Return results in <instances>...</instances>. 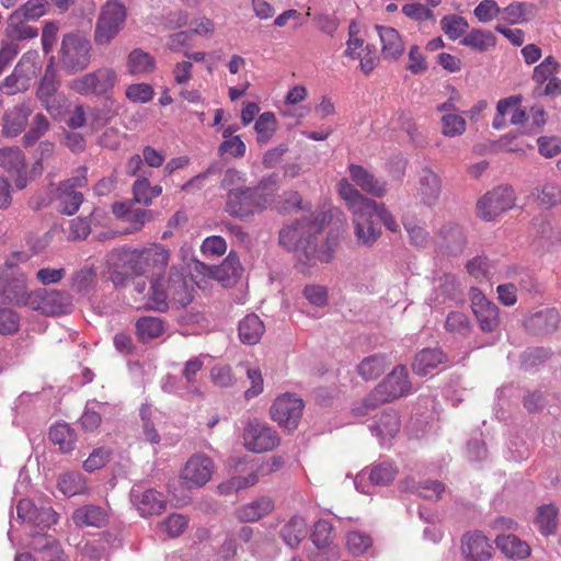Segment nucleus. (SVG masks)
Segmentation results:
<instances>
[{"label": "nucleus", "mask_w": 561, "mask_h": 561, "mask_svg": "<svg viewBox=\"0 0 561 561\" xmlns=\"http://www.w3.org/2000/svg\"><path fill=\"white\" fill-rule=\"evenodd\" d=\"M330 220L331 216L319 208L313 213L300 214L283 225L278 231V244L287 252L296 253L299 264L314 266V242Z\"/></svg>", "instance_id": "obj_1"}, {"label": "nucleus", "mask_w": 561, "mask_h": 561, "mask_svg": "<svg viewBox=\"0 0 561 561\" xmlns=\"http://www.w3.org/2000/svg\"><path fill=\"white\" fill-rule=\"evenodd\" d=\"M195 282L185 271L172 266L165 278L160 274H151L149 301L150 309L164 312L169 300L180 308H186L194 299Z\"/></svg>", "instance_id": "obj_2"}, {"label": "nucleus", "mask_w": 561, "mask_h": 561, "mask_svg": "<svg viewBox=\"0 0 561 561\" xmlns=\"http://www.w3.org/2000/svg\"><path fill=\"white\" fill-rule=\"evenodd\" d=\"M270 203V196L260 188L240 186L227 193L225 210L233 218L248 220L265 210Z\"/></svg>", "instance_id": "obj_3"}, {"label": "nucleus", "mask_w": 561, "mask_h": 561, "mask_svg": "<svg viewBox=\"0 0 561 561\" xmlns=\"http://www.w3.org/2000/svg\"><path fill=\"white\" fill-rule=\"evenodd\" d=\"M91 43L81 32H70L62 36L59 49V65L67 73L84 70L91 61Z\"/></svg>", "instance_id": "obj_4"}, {"label": "nucleus", "mask_w": 561, "mask_h": 561, "mask_svg": "<svg viewBox=\"0 0 561 561\" xmlns=\"http://www.w3.org/2000/svg\"><path fill=\"white\" fill-rule=\"evenodd\" d=\"M127 9L119 0H107L100 9L93 39L98 46H107L124 28Z\"/></svg>", "instance_id": "obj_5"}, {"label": "nucleus", "mask_w": 561, "mask_h": 561, "mask_svg": "<svg viewBox=\"0 0 561 561\" xmlns=\"http://www.w3.org/2000/svg\"><path fill=\"white\" fill-rule=\"evenodd\" d=\"M32 291L27 289L26 275L13 263L7 262L0 270V298L4 305L28 307Z\"/></svg>", "instance_id": "obj_6"}, {"label": "nucleus", "mask_w": 561, "mask_h": 561, "mask_svg": "<svg viewBox=\"0 0 561 561\" xmlns=\"http://www.w3.org/2000/svg\"><path fill=\"white\" fill-rule=\"evenodd\" d=\"M110 279L116 287H124L134 276L145 275L141 261V250L118 249L110 256Z\"/></svg>", "instance_id": "obj_7"}, {"label": "nucleus", "mask_w": 561, "mask_h": 561, "mask_svg": "<svg viewBox=\"0 0 561 561\" xmlns=\"http://www.w3.org/2000/svg\"><path fill=\"white\" fill-rule=\"evenodd\" d=\"M116 81L115 70L102 67L72 80L70 89L82 95L104 96L110 100Z\"/></svg>", "instance_id": "obj_8"}, {"label": "nucleus", "mask_w": 561, "mask_h": 561, "mask_svg": "<svg viewBox=\"0 0 561 561\" xmlns=\"http://www.w3.org/2000/svg\"><path fill=\"white\" fill-rule=\"evenodd\" d=\"M28 307L46 317L67 314L72 311V296L66 290L38 288L32 291Z\"/></svg>", "instance_id": "obj_9"}, {"label": "nucleus", "mask_w": 561, "mask_h": 561, "mask_svg": "<svg viewBox=\"0 0 561 561\" xmlns=\"http://www.w3.org/2000/svg\"><path fill=\"white\" fill-rule=\"evenodd\" d=\"M514 205V190L508 185H500L488 192L478 201V216L485 221H491L513 208Z\"/></svg>", "instance_id": "obj_10"}, {"label": "nucleus", "mask_w": 561, "mask_h": 561, "mask_svg": "<svg viewBox=\"0 0 561 561\" xmlns=\"http://www.w3.org/2000/svg\"><path fill=\"white\" fill-rule=\"evenodd\" d=\"M304 401L291 392H286L275 399L270 414L274 422L288 431L296 430L304 411Z\"/></svg>", "instance_id": "obj_11"}, {"label": "nucleus", "mask_w": 561, "mask_h": 561, "mask_svg": "<svg viewBox=\"0 0 561 561\" xmlns=\"http://www.w3.org/2000/svg\"><path fill=\"white\" fill-rule=\"evenodd\" d=\"M243 439L245 448L253 453L273 450L280 442L276 431L256 420L248 423L244 428Z\"/></svg>", "instance_id": "obj_12"}, {"label": "nucleus", "mask_w": 561, "mask_h": 561, "mask_svg": "<svg viewBox=\"0 0 561 561\" xmlns=\"http://www.w3.org/2000/svg\"><path fill=\"white\" fill-rule=\"evenodd\" d=\"M214 469L211 458L204 454H194L185 462L180 477L188 488H202L211 479Z\"/></svg>", "instance_id": "obj_13"}, {"label": "nucleus", "mask_w": 561, "mask_h": 561, "mask_svg": "<svg viewBox=\"0 0 561 561\" xmlns=\"http://www.w3.org/2000/svg\"><path fill=\"white\" fill-rule=\"evenodd\" d=\"M333 527L328 520H318L311 533V540L317 552L311 553L313 561H336L340 558L339 548L333 545Z\"/></svg>", "instance_id": "obj_14"}, {"label": "nucleus", "mask_w": 561, "mask_h": 561, "mask_svg": "<svg viewBox=\"0 0 561 561\" xmlns=\"http://www.w3.org/2000/svg\"><path fill=\"white\" fill-rule=\"evenodd\" d=\"M129 497L142 517L160 515L167 508L165 496L154 489H144L141 485H134Z\"/></svg>", "instance_id": "obj_15"}, {"label": "nucleus", "mask_w": 561, "mask_h": 561, "mask_svg": "<svg viewBox=\"0 0 561 561\" xmlns=\"http://www.w3.org/2000/svg\"><path fill=\"white\" fill-rule=\"evenodd\" d=\"M375 209L369 207L353 215L354 234L358 244L370 248L380 238L382 230L375 220Z\"/></svg>", "instance_id": "obj_16"}, {"label": "nucleus", "mask_w": 561, "mask_h": 561, "mask_svg": "<svg viewBox=\"0 0 561 561\" xmlns=\"http://www.w3.org/2000/svg\"><path fill=\"white\" fill-rule=\"evenodd\" d=\"M473 290L471 308L477 318L479 328L485 333L494 332L500 325L499 307L488 300L480 290Z\"/></svg>", "instance_id": "obj_17"}, {"label": "nucleus", "mask_w": 561, "mask_h": 561, "mask_svg": "<svg viewBox=\"0 0 561 561\" xmlns=\"http://www.w3.org/2000/svg\"><path fill=\"white\" fill-rule=\"evenodd\" d=\"M201 267L209 278L218 280L224 287H232L242 274L239 256L234 251H231L220 265L201 263Z\"/></svg>", "instance_id": "obj_18"}, {"label": "nucleus", "mask_w": 561, "mask_h": 561, "mask_svg": "<svg viewBox=\"0 0 561 561\" xmlns=\"http://www.w3.org/2000/svg\"><path fill=\"white\" fill-rule=\"evenodd\" d=\"M460 550L465 561H488L493 554L490 540L479 530L461 537Z\"/></svg>", "instance_id": "obj_19"}, {"label": "nucleus", "mask_w": 561, "mask_h": 561, "mask_svg": "<svg viewBox=\"0 0 561 561\" xmlns=\"http://www.w3.org/2000/svg\"><path fill=\"white\" fill-rule=\"evenodd\" d=\"M561 318L554 308H546L533 312L525 321L524 327L533 335H549L559 329Z\"/></svg>", "instance_id": "obj_20"}, {"label": "nucleus", "mask_w": 561, "mask_h": 561, "mask_svg": "<svg viewBox=\"0 0 561 561\" xmlns=\"http://www.w3.org/2000/svg\"><path fill=\"white\" fill-rule=\"evenodd\" d=\"M466 236L457 224H446L439 229L438 247L447 255H458L466 247Z\"/></svg>", "instance_id": "obj_21"}, {"label": "nucleus", "mask_w": 561, "mask_h": 561, "mask_svg": "<svg viewBox=\"0 0 561 561\" xmlns=\"http://www.w3.org/2000/svg\"><path fill=\"white\" fill-rule=\"evenodd\" d=\"M32 546L36 553V561H69L60 542L51 536H35Z\"/></svg>", "instance_id": "obj_22"}, {"label": "nucleus", "mask_w": 561, "mask_h": 561, "mask_svg": "<svg viewBox=\"0 0 561 561\" xmlns=\"http://www.w3.org/2000/svg\"><path fill=\"white\" fill-rule=\"evenodd\" d=\"M31 108L25 104H19L4 112L2 121V134L5 137H15L27 125Z\"/></svg>", "instance_id": "obj_23"}, {"label": "nucleus", "mask_w": 561, "mask_h": 561, "mask_svg": "<svg viewBox=\"0 0 561 561\" xmlns=\"http://www.w3.org/2000/svg\"><path fill=\"white\" fill-rule=\"evenodd\" d=\"M419 184L422 202L427 206L435 205L442 193V181L438 174L431 168L424 167L420 172Z\"/></svg>", "instance_id": "obj_24"}, {"label": "nucleus", "mask_w": 561, "mask_h": 561, "mask_svg": "<svg viewBox=\"0 0 561 561\" xmlns=\"http://www.w3.org/2000/svg\"><path fill=\"white\" fill-rule=\"evenodd\" d=\"M348 171L352 181H354L365 192L376 197H382L386 194V182L376 179L364 167L351 164L348 167Z\"/></svg>", "instance_id": "obj_25"}, {"label": "nucleus", "mask_w": 561, "mask_h": 561, "mask_svg": "<svg viewBox=\"0 0 561 561\" xmlns=\"http://www.w3.org/2000/svg\"><path fill=\"white\" fill-rule=\"evenodd\" d=\"M273 510V501L267 496H262L251 503L239 506L234 515L242 523H254L271 514Z\"/></svg>", "instance_id": "obj_26"}, {"label": "nucleus", "mask_w": 561, "mask_h": 561, "mask_svg": "<svg viewBox=\"0 0 561 561\" xmlns=\"http://www.w3.org/2000/svg\"><path fill=\"white\" fill-rule=\"evenodd\" d=\"M309 534L306 519L301 516H293L279 530L284 543L290 548H297Z\"/></svg>", "instance_id": "obj_27"}, {"label": "nucleus", "mask_w": 561, "mask_h": 561, "mask_svg": "<svg viewBox=\"0 0 561 561\" xmlns=\"http://www.w3.org/2000/svg\"><path fill=\"white\" fill-rule=\"evenodd\" d=\"M446 357V354L437 347L423 348L415 355L412 369L419 376H426L436 368L438 364L444 363Z\"/></svg>", "instance_id": "obj_28"}, {"label": "nucleus", "mask_w": 561, "mask_h": 561, "mask_svg": "<svg viewBox=\"0 0 561 561\" xmlns=\"http://www.w3.org/2000/svg\"><path fill=\"white\" fill-rule=\"evenodd\" d=\"M339 194L345 201L346 206L353 213V215L368 209L375 202L374 199L364 196L346 179H342L339 182Z\"/></svg>", "instance_id": "obj_29"}, {"label": "nucleus", "mask_w": 561, "mask_h": 561, "mask_svg": "<svg viewBox=\"0 0 561 561\" xmlns=\"http://www.w3.org/2000/svg\"><path fill=\"white\" fill-rule=\"evenodd\" d=\"M495 543L501 552L510 559L523 560L531 553L529 545L515 535H499L495 538Z\"/></svg>", "instance_id": "obj_30"}, {"label": "nucleus", "mask_w": 561, "mask_h": 561, "mask_svg": "<svg viewBox=\"0 0 561 561\" xmlns=\"http://www.w3.org/2000/svg\"><path fill=\"white\" fill-rule=\"evenodd\" d=\"M60 87V81L57 79V69L55 67V57L51 56L45 67L44 75L39 81L36 90V96L43 102L48 104L53 96L56 94Z\"/></svg>", "instance_id": "obj_31"}, {"label": "nucleus", "mask_w": 561, "mask_h": 561, "mask_svg": "<svg viewBox=\"0 0 561 561\" xmlns=\"http://www.w3.org/2000/svg\"><path fill=\"white\" fill-rule=\"evenodd\" d=\"M382 43V55L385 58L398 59L404 51V45L399 32L390 26L376 25Z\"/></svg>", "instance_id": "obj_32"}, {"label": "nucleus", "mask_w": 561, "mask_h": 561, "mask_svg": "<svg viewBox=\"0 0 561 561\" xmlns=\"http://www.w3.org/2000/svg\"><path fill=\"white\" fill-rule=\"evenodd\" d=\"M238 331L239 339L243 344L255 345L261 340L265 327L256 314L250 313L239 322Z\"/></svg>", "instance_id": "obj_33"}, {"label": "nucleus", "mask_w": 561, "mask_h": 561, "mask_svg": "<svg viewBox=\"0 0 561 561\" xmlns=\"http://www.w3.org/2000/svg\"><path fill=\"white\" fill-rule=\"evenodd\" d=\"M58 490L66 496L83 495L89 492L85 477L77 471L60 474L57 480Z\"/></svg>", "instance_id": "obj_34"}, {"label": "nucleus", "mask_w": 561, "mask_h": 561, "mask_svg": "<svg viewBox=\"0 0 561 561\" xmlns=\"http://www.w3.org/2000/svg\"><path fill=\"white\" fill-rule=\"evenodd\" d=\"M72 520L79 527H102L106 523V513L100 506L83 505L72 513Z\"/></svg>", "instance_id": "obj_35"}, {"label": "nucleus", "mask_w": 561, "mask_h": 561, "mask_svg": "<svg viewBox=\"0 0 561 561\" xmlns=\"http://www.w3.org/2000/svg\"><path fill=\"white\" fill-rule=\"evenodd\" d=\"M170 257V252L168 249L160 244H154L151 248H146L141 250V261L144 274H147L151 268L158 270V273L165 268L168 265ZM158 273H154L156 275Z\"/></svg>", "instance_id": "obj_36"}, {"label": "nucleus", "mask_w": 561, "mask_h": 561, "mask_svg": "<svg viewBox=\"0 0 561 561\" xmlns=\"http://www.w3.org/2000/svg\"><path fill=\"white\" fill-rule=\"evenodd\" d=\"M386 390L387 388H374L363 401L362 407L356 409V413L367 414L370 409H375L380 403L409 394V388H393V393H388Z\"/></svg>", "instance_id": "obj_37"}, {"label": "nucleus", "mask_w": 561, "mask_h": 561, "mask_svg": "<svg viewBox=\"0 0 561 561\" xmlns=\"http://www.w3.org/2000/svg\"><path fill=\"white\" fill-rule=\"evenodd\" d=\"M50 442L58 446L59 450L64 454L70 453L75 448L77 435L73 428L66 423H58L49 430Z\"/></svg>", "instance_id": "obj_38"}, {"label": "nucleus", "mask_w": 561, "mask_h": 561, "mask_svg": "<svg viewBox=\"0 0 561 561\" xmlns=\"http://www.w3.org/2000/svg\"><path fill=\"white\" fill-rule=\"evenodd\" d=\"M460 44L468 46L473 50L484 53L496 45V37L491 31L472 28L462 39H460Z\"/></svg>", "instance_id": "obj_39"}, {"label": "nucleus", "mask_w": 561, "mask_h": 561, "mask_svg": "<svg viewBox=\"0 0 561 561\" xmlns=\"http://www.w3.org/2000/svg\"><path fill=\"white\" fill-rule=\"evenodd\" d=\"M558 513V507L553 504H543L538 507L534 523L541 535L549 536L556 533Z\"/></svg>", "instance_id": "obj_40"}, {"label": "nucleus", "mask_w": 561, "mask_h": 561, "mask_svg": "<svg viewBox=\"0 0 561 561\" xmlns=\"http://www.w3.org/2000/svg\"><path fill=\"white\" fill-rule=\"evenodd\" d=\"M388 366L387 357L382 354H374L365 357L357 366L358 374L365 381H371L381 376Z\"/></svg>", "instance_id": "obj_41"}, {"label": "nucleus", "mask_w": 561, "mask_h": 561, "mask_svg": "<svg viewBox=\"0 0 561 561\" xmlns=\"http://www.w3.org/2000/svg\"><path fill=\"white\" fill-rule=\"evenodd\" d=\"M135 327L136 335L141 343H148L164 332L163 321L156 317H141Z\"/></svg>", "instance_id": "obj_42"}, {"label": "nucleus", "mask_w": 561, "mask_h": 561, "mask_svg": "<svg viewBox=\"0 0 561 561\" xmlns=\"http://www.w3.org/2000/svg\"><path fill=\"white\" fill-rule=\"evenodd\" d=\"M531 196L545 209H551L560 203L561 187L554 183H546L531 191Z\"/></svg>", "instance_id": "obj_43"}, {"label": "nucleus", "mask_w": 561, "mask_h": 561, "mask_svg": "<svg viewBox=\"0 0 561 561\" xmlns=\"http://www.w3.org/2000/svg\"><path fill=\"white\" fill-rule=\"evenodd\" d=\"M25 19H20L18 13H11L8 19V26L5 30L7 36L12 41H24L34 38L38 35L36 27L25 25Z\"/></svg>", "instance_id": "obj_44"}, {"label": "nucleus", "mask_w": 561, "mask_h": 561, "mask_svg": "<svg viewBox=\"0 0 561 561\" xmlns=\"http://www.w3.org/2000/svg\"><path fill=\"white\" fill-rule=\"evenodd\" d=\"M128 70L133 75L151 73L156 68L154 58L140 48L131 50L127 59Z\"/></svg>", "instance_id": "obj_45"}, {"label": "nucleus", "mask_w": 561, "mask_h": 561, "mask_svg": "<svg viewBox=\"0 0 561 561\" xmlns=\"http://www.w3.org/2000/svg\"><path fill=\"white\" fill-rule=\"evenodd\" d=\"M277 119L273 112L262 113L254 124L256 140L260 145L267 144L276 131Z\"/></svg>", "instance_id": "obj_46"}, {"label": "nucleus", "mask_w": 561, "mask_h": 561, "mask_svg": "<svg viewBox=\"0 0 561 561\" xmlns=\"http://www.w3.org/2000/svg\"><path fill=\"white\" fill-rule=\"evenodd\" d=\"M400 428V420L398 414L390 410L383 411L379 419L375 422L374 431L382 438L393 437Z\"/></svg>", "instance_id": "obj_47"}, {"label": "nucleus", "mask_w": 561, "mask_h": 561, "mask_svg": "<svg viewBox=\"0 0 561 561\" xmlns=\"http://www.w3.org/2000/svg\"><path fill=\"white\" fill-rule=\"evenodd\" d=\"M339 245V236L333 231H329L321 247H318V240L314 242V265L318 262L329 263L333 259V254Z\"/></svg>", "instance_id": "obj_48"}, {"label": "nucleus", "mask_w": 561, "mask_h": 561, "mask_svg": "<svg viewBox=\"0 0 561 561\" xmlns=\"http://www.w3.org/2000/svg\"><path fill=\"white\" fill-rule=\"evenodd\" d=\"M440 25L445 34L453 41L462 36L469 27L467 20L456 14L445 15L440 20Z\"/></svg>", "instance_id": "obj_49"}, {"label": "nucleus", "mask_w": 561, "mask_h": 561, "mask_svg": "<svg viewBox=\"0 0 561 561\" xmlns=\"http://www.w3.org/2000/svg\"><path fill=\"white\" fill-rule=\"evenodd\" d=\"M397 473L398 470L392 463L381 462L370 469L369 480L375 485H388L394 480Z\"/></svg>", "instance_id": "obj_50"}, {"label": "nucleus", "mask_w": 561, "mask_h": 561, "mask_svg": "<svg viewBox=\"0 0 561 561\" xmlns=\"http://www.w3.org/2000/svg\"><path fill=\"white\" fill-rule=\"evenodd\" d=\"M552 355L550 348L546 347H531L527 348L520 356L522 367L526 370L535 368L546 360H548Z\"/></svg>", "instance_id": "obj_51"}, {"label": "nucleus", "mask_w": 561, "mask_h": 561, "mask_svg": "<svg viewBox=\"0 0 561 561\" xmlns=\"http://www.w3.org/2000/svg\"><path fill=\"white\" fill-rule=\"evenodd\" d=\"M373 545V539L369 535L353 530L346 535V547L354 556L364 554Z\"/></svg>", "instance_id": "obj_52"}, {"label": "nucleus", "mask_w": 561, "mask_h": 561, "mask_svg": "<svg viewBox=\"0 0 561 561\" xmlns=\"http://www.w3.org/2000/svg\"><path fill=\"white\" fill-rule=\"evenodd\" d=\"M48 127L47 117L42 113L36 114L30 130L23 136L24 147L33 146L48 130Z\"/></svg>", "instance_id": "obj_53"}, {"label": "nucleus", "mask_w": 561, "mask_h": 561, "mask_svg": "<svg viewBox=\"0 0 561 561\" xmlns=\"http://www.w3.org/2000/svg\"><path fill=\"white\" fill-rule=\"evenodd\" d=\"M560 69V64L553 56L546 57L538 66L534 68L533 80L538 84H542L545 81L554 77Z\"/></svg>", "instance_id": "obj_54"}, {"label": "nucleus", "mask_w": 561, "mask_h": 561, "mask_svg": "<svg viewBox=\"0 0 561 561\" xmlns=\"http://www.w3.org/2000/svg\"><path fill=\"white\" fill-rule=\"evenodd\" d=\"M20 314L8 308L0 307V334L12 335L20 330Z\"/></svg>", "instance_id": "obj_55"}, {"label": "nucleus", "mask_w": 561, "mask_h": 561, "mask_svg": "<svg viewBox=\"0 0 561 561\" xmlns=\"http://www.w3.org/2000/svg\"><path fill=\"white\" fill-rule=\"evenodd\" d=\"M259 481L256 472H251L245 477H232L230 480L218 485V491L221 494H229L241 489L254 485Z\"/></svg>", "instance_id": "obj_56"}, {"label": "nucleus", "mask_w": 561, "mask_h": 561, "mask_svg": "<svg viewBox=\"0 0 561 561\" xmlns=\"http://www.w3.org/2000/svg\"><path fill=\"white\" fill-rule=\"evenodd\" d=\"M47 5V0H28L13 13H18L20 19H25L27 21L37 20L46 13Z\"/></svg>", "instance_id": "obj_57"}, {"label": "nucleus", "mask_w": 561, "mask_h": 561, "mask_svg": "<svg viewBox=\"0 0 561 561\" xmlns=\"http://www.w3.org/2000/svg\"><path fill=\"white\" fill-rule=\"evenodd\" d=\"M24 156L19 147L0 148V165L9 170H20L23 167Z\"/></svg>", "instance_id": "obj_58"}, {"label": "nucleus", "mask_w": 561, "mask_h": 561, "mask_svg": "<svg viewBox=\"0 0 561 561\" xmlns=\"http://www.w3.org/2000/svg\"><path fill=\"white\" fill-rule=\"evenodd\" d=\"M466 130V121L457 114L448 113L442 117V133L447 137H455L463 134Z\"/></svg>", "instance_id": "obj_59"}, {"label": "nucleus", "mask_w": 561, "mask_h": 561, "mask_svg": "<svg viewBox=\"0 0 561 561\" xmlns=\"http://www.w3.org/2000/svg\"><path fill=\"white\" fill-rule=\"evenodd\" d=\"M534 4L525 2H513L503 9L506 14L504 18L510 24H517L527 21L528 10H533Z\"/></svg>", "instance_id": "obj_60"}, {"label": "nucleus", "mask_w": 561, "mask_h": 561, "mask_svg": "<svg viewBox=\"0 0 561 561\" xmlns=\"http://www.w3.org/2000/svg\"><path fill=\"white\" fill-rule=\"evenodd\" d=\"M111 458V451L104 447L95 448L83 462V468L88 472L96 471L103 468Z\"/></svg>", "instance_id": "obj_61"}, {"label": "nucleus", "mask_w": 561, "mask_h": 561, "mask_svg": "<svg viewBox=\"0 0 561 561\" xmlns=\"http://www.w3.org/2000/svg\"><path fill=\"white\" fill-rule=\"evenodd\" d=\"M413 491L424 499L438 500L445 492V485L440 481L428 480L419 483L416 486L413 488Z\"/></svg>", "instance_id": "obj_62"}, {"label": "nucleus", "mask_w": 561, "mask_h": 561, "mask_svg": "<svg viewBox=\"0 0 561 561\" xmlns=\"http://www.w3.org/2000/svg\"><path fill=\"white\" fill-rule=\"evenodd\" d=\"M126 96L133 102L146 103L153 98V89L149 83H133L127 87Z\"/></svg>", "instance_id": "obj_63"}, {"label": "nucleus", "mask_w": 561, "mask_h": 561, "mask_svg": "<svg viewBox=\"0 0 561 561\" xmlns=\"http://www.w3.org/2000/svg\"><path fill=\"white\" fill-rule=\"evenodd\" d=\"M187 524L188 520L185 516L181 514H171L163 520L161 527L170 537H179L187 527Z\"/></svg>", "instance_id": "obj_64"}]
</instances>
